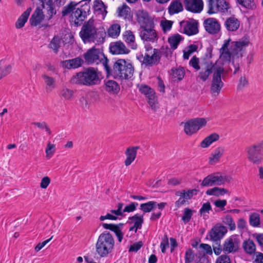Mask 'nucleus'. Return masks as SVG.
Segmentation results:
<instances>
[{"instance_id":"1","label":"nucleus","mask_w":263,"mask_h":263,"mask_svg":"<svg viewBox=\"0 0 263 263\" xmlns=\"http://www.w3.org/2000/svg\"><path fill=\"white\" fill-rule=\"evenodd\" d=\"M212 57L211 51L206 54L205 58L201 64V69L199 72L197 78L202 82L208 80L210 76L213 74L212 81L210 87L211 92L215 96H217L223 86V83L221 80V74L224 72L222 66L217 64V62L211 60Z\"/></svg>"},{"instance_id":"2","label":"nucleus","mask_w":263,"mask_h":263,"mask_svg":"<svg viewBox=\"0 0 263 263\" xmlns=\"http://www.w3.org/2000/svg\"><path fill=\"white\" fill-rule=\"evenodd\" d=\"M79 35L85 44L93 43L100 45L105 41L106 32L104 28H97L95 20L91 18L84 23Z\"/></svg>"},{"instance_id":"3","label":"nucleus","mask_w":263,"mask_h":263,"mask_svg":"<svg viewBox=\"0 0 263 263\" xmlns=\"http://www.w3.org/2000/svg\"><path fill=\"white\" fill-rule=\"evenodd\" d=\"M101 79V72L97 68L89 67L73 75L70 79V83L90 87L99 84Z\"/></svg>"},{"instance_id":"4","label":"nucleus","mask_w":263,"mask_h":263,"mask_svg":"<svg viewBox=\"0 0 263 263\" xmlns=\"http://www.w3.org/2000/svg\"><path fill=\"white\" fill-rule=\"evenodd\" d=\"M107 76H112L116 79L128 80L134 74V68L133 65L124 59L116 61L111 69L108 65V70H106Z\"/></svg>"},{"instance_id":"5","label":"nucleus","mask_w":263,"mask_h":263,"mask_svg":"<svg viewBox=\"0 0 263 263\" xmlns=\"http://www.w3.org/2000/svg\"><path fill=\"white\" fill-rule=\"evenodd\" d=\"M114 243L112 235L108 232H104L98 238L96 244V252L101 257H105L111 252Z\"/></svg>"},{"instance_id":"6","label":"nucleus","mask_w":263,"mask_h":263,"mask_svg":"<svg viewBox=\"0 0 263 263\" xmlns=\"http://www.w3.org/2000/svg\"><path fill=\"white\" fill-rule=\"evenodd\" d=\"M145 52L144 54H140L137 55V59L142 65L145 66H153L158 64L160 60L161 52L159 49L153 48L149 45H145Z\"/></svg>"},{"instance_id":"7","label":"nucleus","mask_w":263,"mask_h":263,"mask_svg":"<svg viewBox=\"0 0 263 263\" xmlns=\"http://www.w3.org/2000/svg\"><path fill=\"white\" fill-rule=\"evenodd\" d=\"M84 58L87 64L102 63L105 71L108 70V60L100 49L93 47L84 54Z\"/></svg>"},{"instance_id":"8","label":"nucleus","mask_w":263,"mask_h":263,"mask_svg":"<svg viewBox=\"0 0 263 263\" xmlns=\"http://www.w3.org/2000/svg\"><path fill=\"white\" fill-rule=\"evenodd\" d=\"M207 123V120L203 118H196L189 120L185 123L184 130L185 133L191 136L197 132L200 128L204 127Z\"/></svg>"},{"instance_id":"9","label":"nucleus","mask_w":263,"mask_h":263,"mask_svg":"<svg viewBox=\"0 0 263 263\" xmlns=\"http://www.w3.org/2000/svg\"><path fill=\"white\" fill-rule=\"evenodd\" d=\"M139 91L147 98V102L152 109L155 110L158 108L157 98L154 90L149 86L141 84L138 85Z\"/></svg>"},{"instance_id":"10","label":"nucleus","mask_w":263,"mask_h":263,"mask_svg":"<svg viewBox=\"0 0 263 263\" xmlns=\"http://www.w3.org/2000/svg\"><path fill=\"white\" fill-rule=\"evenodd\" d=\"M248 159L254 163H259L262 159L263 143L259 142L248 147L247 149Z\"/></svg>"},{"instance_id":"11","label":"nucleus","mask_w":263,"mask_h":263,"mask_svg":"<svg viewBox=\"0 0 263 263\" xmlns=\"http://www.w3.org/2000/svg\"><path fill=\"white\" fill-rule=\"evenodd\" d=\"M227 181V177L219 173H213L205 177L200 185L203 186H218L224 184Z\"/></svg>"},{"instance_id":"12","label":"nucleus","mask_w":263,"mask_h":263,"mask_svg":"<svg viewBox=\"0 0 263 263\" xmlns=\"http://www.w3.org/2000/svg\"><path fill=\"white\" fill-rule=\"evenodd\" d=\"M136 20L140 25V29L155 26L154 19L146 11L143 10H139L137 12Z\"/></svg>"},{"instance_id":"13","label":"nucleus","mask_w":263,"mask_h":263,"mask_svg":"<svg viewBox=\"0 0 263 263\" xmlns=\"http://www.w3.org/2000/svg\"><path fill=\"white\" fill-rule=\"evenodd\" d=\"M139 30L140 37L144 41L154 43L158 39L155 26L139 29Z\"/></svg>"},{"instance_id":"14","label":"nucleus","mask_w":263,"mask_h":263,"mask_svg":"<svg viewBox=\"0 0 263 263\" xmlns=\"http://www.w3.org/2000/svg\"><path fill=\"white\" fill-rule=\"evenodd\" d=\"M227 232L226 227L221 224H216L209 233L210 240L214 242H220Z\"/></svg>"},{"instance_id":"15","label":"nucleus","mask_w":263,"mask_h":263,"mask_svg":"<svg viewBox=\"0 0 263 263\" xmlns=\"http://www.w3.org/2000/svg\"><path fill=\"white\" fill-rule=\"evenodd\" d=\"M181 32L187 35H193L198 32V23L196 21H183L180 22Z\"/></svg>"},{"instance_id":"16","label":"nucleus","mask_w":263,"mask_h":263,"mask_svg":"<svg viewBox=\"0 0 263 263\" xmlns=\"http://www.w3.org/2000/svg\"><path fill=\"white\" fill-rule=\"evenodd\" d=\"M203 26L207 32L211 34H216L221 29L220 23L215 18H208L203 22Z\"/></svg>"},{"instance_id":"17","label":"nucleus","mask_w":263,"mask_h":263,"mask_svg":"<svg viewBox=\"0 0 263 263\" xmlns=\"http://www.w3.org/2000/svg\"><path fill=\"white\" fill-rule=\"evenodd\" d=\"M248 45V42L243 40L231 42L229 45L233 56H236L237 58L241 57L242 56V52Z\"/></svg>"},{"instance_id":"18","label":"nucleus","mask_w":263,"mask_h":263,"mask_svg":"<svg viewBox=\"0 0 263 263\" xmlns=\"http://www.w3.org/2000/svg\"><path fill=\"white\" fill-rule=\"evenodd\" d=\"M185 9L189 11L199 13L203 9L202 0H185Z\"/></svg>"},{"instance_id":"19","label":"nucleus","mask_w":263,"mask_h":263,"mask_svg":"<svg viewBox=\"0 0 263 263\" xmlns=\"http://www.w3.org/2000/svg\"><path fill=\"white\" fill-rule=\"evenodd\" d=\"M238 249V239L232 236L227 239L223 246V251L228 253L236 252Z\"/></svg>"},{"instance_id":"20","label":"nucleus","mask_w":263,"mask_h":263,"mask_svg":"<svg viewBox=\"0 0 263 263\" xmlns=\"http://www.w3.org/2000/svg\"><path fill=\"white\" fill-rule=\"evenodd\" d=\"M109 50L113 54H127L129 52V50L121 41L111 43L110 44Z\"/></svg>"},{"instance_id":"21","label":"nucleus","mask_w":263,"mask_h":263,"mask_svg":"<svg viewBox=\"0 0 263 263\" xmlns=\"http://www.w3.org/2000/svg\"><path fill=\"white\" fill-rule=\"evenodd\" d=\"M86 17V12L78 8L71 14V21L73 22L76 26L81 25Z\"/></svg>"},{"instance_id":"22","label":"nucleus","mask_w":263,"mask_h":263,"mask_svg":"<svg viewBox=\"0 0 263 263\" xmlns=\"http://www.w3.org/2000/svg\"><path fill=\"white\" fill-rule=\"evenodd\" d=\"M61 63L62 66L65 68L68 69H76L82 66L83 63V60L81 58L77 57L74 59L63 61Z\"/></svg>"},{"instance_id":"23","label":"nucleus","mask_w":263,"mask_h":263,"mask_svg":"<svg viewBox=\"0 0 263 263\" xmlns=\"http://www.w3.org/2000/svg\"><path fill=\"white\" fill-rule=\"evenodd\" d=\"M224 27L229 31H235L240 27V21L235 16H232L226 19Z\"/></svg>"},{"instance_id":"24","label":"nucleus","mask_w":263,"mask_h":263,"mask_svg":"<svg viewBox=\"0 0 263 263\" xmlns=\"http://www.w3.org/2000/svg\"><path fill=\"white\" fill-rule=\"evenodd\" d=\"M230 39L225 40L221 48L220 49V58L224 61L230 62L233 55L228 46L230 45Z\"/></svg>"},{"instance_id":"25","label":"nucleus","mask_w":263,"mask_h":263,"mask_svg":"<svg viewBox=\"0 0 263 263\" xmlns=\"http://www.w3.org/2000/svg\"><path fill=\"white\" fill-rule=\"evenodd\" d=\"M138 149H139V146L129 147L126 149L125 153L126 158L124 162L126 166H129L135 160Z\"/></svg>"},{"instance_id":"26","label":"nucleus","mask_w":263,"mask_h":263,"mask_svg":"<svg viewBox=\"0 0 263 263\" xmlns=\"http://www.w3.org/2000/svg\"><path fill=\"white\" fill-rule=\"evenodd\" d=\"M44 18L42 9L37 8L31 15L29 22L31 26H36L39 25Z\"/></svg>"},{"instance_id":"27","label":"nucleus","mask_w":263,"mask_h":263,"mask_svg":"<svg viewBox=\"0 0 263 263\" xmlns=\"http://www.w3.org/2000/svg\"><path fill=\"white\" fill-rule=\"evenodd\" d=\"M224 152V148L222 146L217 147L211 153V156L209 158V163L211 164H214L219 161V159L223 155Z\"/></svg>"},{"instance_id":"28","label":"nucleus","mask_w":263,"mask_h":263,"mask_svg":"<svg viewBox=\"0 0 263 263\" xmlns=\"http://www.w3.org/2000/svg\"><path fill=\"white\" fill-rule=\"evenodd\" d=\"M42 3V8L47 10V14L49 16L48 20H50L53 15L56 14V11L51 0H39Z\"/></svg>"},{"instance_id":"29","label":"nucleus","mask_w":263,"mask_h":263,"mask_svg":"<svg viewBox=\"0 0 263 263\" xmlns=\"http://www.w3.org/2000/svg\"><path fill=\"white\" fill-rule=\"evenodd\" d=\"M105 89L112 94H117L120 89L118 83L114 80H107L105 82Z\"/></svg>"},{"instance_id":"30","label":"nucleus","mask_w":263,"mask_h":263,"mask_svg":"<svg viewBox=\"0 0 263 263\" xmlns=\"http://www.w3.org/2000/svg\"><path fill=\"white\" fill-rule=\"evenodd\" d=\"M143 222V216L136 214L134 216L129 217L127 223L129 224L134 223V226L136 227L135 233H136L137 230L141 229Z\"/></svg>"},{"instance_id":"31","label":"nucleus","mask_w":263,"mask_h":263,"mask_svg":"<svg viewBox=\"0 0 263 263\" xmlns=\"http://www.w3.org/2000/svg\"><path fill=\"white\" fill-rule=\"evenodd\" d=\"M123 39L125 42L130 46L132 49H135L137 48V45L135 42V37L132 31L127 30L124 32Z\"/></svg>"},{"instance_id":"32","label":"nucleus","mask_w":263,"mask_h":263,"mask_svg":"<svg viewBox=\"0 0 263 263\" xmlns=\"http://www.w3.org/2000/svg\"><path fill=\"white\" fill-rule=\"evenodd\" d=\"M219 139V136L216 133H213L205 138L200 143L201 147L206 148L214 142L217 141Z\"/></svg>"},{"instance_id":"33","label":"nucleus","mask_w":263,"mask_h":263,"mask_svg":"<svg viewBox=\"0 0 263 263\" xmlns=\"http://www.w3.org/2000/svg\"><path fill=\"white\" fill-rule=\"evenodd\" d=\"M31 9L28 8L20 16L15 23V27L17 29L23 27L25 24L27 22L28 17L31 12Z\"/></svg>"},{"instance_id":"34","label":"nucleus","mask_w":263,"mask_h":263,"mask_svg":"<svg viewBox=\"0 0 263 263\" xmlns=\"http://www.w3.org/2000/svg\"><path fill=\"white\" fill-rule=\"evenodd\" d=\"M168 12L171 15L178 13L183 10V6L178 0L172 2L168 8Z\"/></svg>"},{"instance_id":"35","label":"nucleus","mask_w":263,"mask_h":263,"mask_svg":"<svg viewBox=\"0 0 263 263\" xmlns=\"http://www.w3.org/2000/svg\"><path fill=\"white\" fill-rule=\"evenodd\" d=\"M242 247L245 252L248 254L252 255L255 252L256 246L253 241L250 239L244 241Z\"/></svg>"},{"instance_id":"36","label":"nucleus","mask_w":263,"mask_h":263,"mask_svg":"<svg viewBox=\"0 0 263 263\" xmlns=\"http://www.w3.org/2000/svg\"><path fill=\"white\" fill-rule=\"evenodd\" d=\"M229 192L228 190L224 189L215 186L210 189L206 191V194L209 196H215L217 197L224 195Z\"/></svg>"},{"instance_id":"37","label":"nucleus","mask_w":263,"mask_h":263,"mask_svg":"<svg viewBox=\"0 0 263 263\" xmlns=\"http://www.w3.org/2000/svg\"><path fill=\"white\" fill-rule=\"evenodd\" d=\"M219 12L222 15L230 14L231 13L230 4L225 0H218Z\"/></svg>"},{"instance_id":"38","label":"nucleus","mask_w":263,"mask_h":263,"mask_svg":"<svg viewBox=\"0 0 263 263\" xmlns=\"http://www.w3.org/2000/svg\"><path fill=\"white\" fill-rule=\"evenodd\" d=\"M171 70L174 81H179L184 78L185 73L182 67L173 68Z\"/></svg>"},{"instance_id":"39","label":"nucleus","mask_w":263,"mask_h":263,"mask_svg":"<svg viewBox=\"0 0 263 263\" xmlns=\"http://www.w3.org/2000/svg\"><path fill=\"white\" fill-rule=\"evenodd\" d=\"M183 40L182 36L179 34H175L171 36L168 39V42L170 45L172 49L173 50L176 49L179 43Z\"/></svg>"},{"instance_id":"40","label":"nucleus","mask_w":263,"mask_h":263,"mask_svg":"<svg viewBox=\"0 0 263 263\" xmlns=\"http://www.w3.org/2000/svg\"><path fill=\"white\" fill-rule=\"evenodd\" d=\"M42 79L44 80L46 84V89L47 90H52L55 87V80L53 78L49 76L44 74L42 76Z\"/></svg>"},{"instance_id":"41","label":"nucleus","mask_w":263,"mask_h":263,"mask_svg":"<svg viewBox=\"0 0 263 263\" xmlns=\"http://www.w3.org/2000/svg\"><path fill=\"white\" fill-rule=\"evenodd\" d=\"M208 13L213 14L219 12L218 0H208Z\"/></svg>"},{"instance_id":"42","label":"nucleus","mask_w":263,"mask_h":263,"mask_svg":"<svg viewBox=\"0 0 263 263\" xmlns=\"http://www.w3.org/2000/svg\"><path fill=\"white\" fill-rule=\"evenodd\" d=\"M61 43V39L59 36H54L49 44V47L52 49L54 52L57 53Z\"/></svg>"},{"instance_id":"43","label":"nucleus","mask_w":263,"mask_h":263,"mask_svg":"<svg viewBox=\"0 0 263 263\" xmlns=\"http://www.w3.org/2000/svg\"><path fill=\"white\" fill-rule=\"evenodd\" d=\"M120 30L121 27L120 25L118 24H113L108 29V35L112 37H117L119 35Z\"/></svg>"},{"instance_id":"44","label":"nucleus","mask_w":263,"mask_h":263,"mask_svg":"<svg viewBox=\"0 0 263 263\" xmlns=\"http://www.w3.org/2000/svg\"><path fill=\"white\" fill-rule=\"evenodd\" d=\"M157 205V202L154 201H150L146 203L140 204V209L144 213H148L154 209Z\"/></svg>"},{"instance_id":"45","label":"nucleus","mask_w":263,"mask_h":263,"mask_svg":"<svg viewBox=\"0 0 263 263\" xmlns=\"http://www.w3.org/2000/svg\"><path fill=\"white\" fill-rule=\"evenodd\" d=\"M130 8L126 4H124L121 7L118 8L117 12L118 16L126 18L129 16Z\"/></svg>"},{"instance_id":"46","label":"nucleus","mask_w":263,"mask_h":263,"mask_svg":"<svg viewBox=\"0 0 263 263\" xmlns=\"http://www.w3.org/2000/svg\"><path fill=\"white\" fill-rule=\"evenodd\" d=\"M210 50H211L212 51V50L211 49H208V51H207V52L205 54L204 56L201 59L202 62H201V64L203 63V59L204 58H205L206 54L208 53L209 52ZM189 64L196 70H200V71L201 70V67L200 68V67L199 66V59L198 58H197L196 56H194L191 59V60L190 61Z\"/></svg>"},{"instance_id":"47","label":"nucleus","mask_w":263,"mask_h":263,"mask_svg":"<svg viewBox=\"0 0 263 263\" xmlns=\"http://www.w3.org/2000/svg\"><path fill=\"white\" fill-rule=\"evenodd\" d=\"M198 46L195 44L189 45L185 50L183 51V58L184 60H188L190 55L197 51Z\"/></svg>"},{"instance_id":"48","label":"nucleus","mask_w":263,"mask_h":263,"mask_svg":"<svg viewBox=\"0 0 263 263\" xmlns=\"http://www.w3.org/2000/svg\"><path fill=\"white\" fill-rule=\"evenodd\" d=\"M249 222L251 226L257 227L260 224L259 215L256 213H253L250 215Z\"/></svg>"},{"instance_id":"49","label":"nucleus","mask_w":263,"mask_h":263,"mask_svg":"<svg viewBox=\"0 0 263 263\" xmlns=\"http://www.w3.org/2000/svg\"><path fill=\"white\" fill-rule=\"evenodd\" d=\"M180 193L184 198L186 200L191 199L194 195H196L198 193V190L196 189L189 190L186 191L185 190L179 191Z\"/></svg>"},{"instance_id":"50","label":"nucleus","mask_w":263,"mask_h":263,"mask_svg":"<svg viewBox=\"0 0 263 263\" xmlns=\"http://www.w3.org/2000/svg\"><path fill=\"white\" fill-rule=\"evenodd\" d=\"M238 3L242 6L248 9H254L256 5L254 0H237Z\"/></svg>"},{"instance_id":"51","label":"nucleus","mask_w":263,"mask_h":263,"mask_svg":"<svg viewBox=\"0 0 263 263\" xmlns=\"http://www.w3.org/2000/svg\"><path fill=\"white\" fill-rule=\"evenodd\" d=\"M60 95L65 100H70L73 96V91L68 88H63L61 90Z\"/></svg>"},{"instance_id":"52","label":"nucleus","mask_w":263,"mask_h":263,"mask_svg":"<svg viewBox=\"0 0 263 263\" xmlns=\"http://www.w3.org/2000/svg\"><path fill=\"white\" fill-rule=\"evenodd\" d=\"M78 3H75L73 2H70L68 5L65 6L63 8L62 11V15L66 16L74 10L76 6L78 5Z\"/></svg>"},{"instance_id":"53","label":"nucleus","mask_w":263,"mask_h":263,"mask_svg":"<svg viewBox=\"0 0 263 263\" xmlns=\"http://www.w3.org/2000/svg\"><path fill=\"white\" fill-rule=\"evenodd\" d=\"M223 222L229 226L230 230H234L236 228V225L232 217L230 215H227L223 220Z\"/></svg>"},{"instance_id":"54","label":"nucleus","mask_w":263,"mask_h":263,"mask_svg":"<svg viewBox=\"0 0 263 263\" xmlns=\"http://www.w3.org/2000/svg\"><path fill=\"white\" fill-rule=\"evenodd\" d=\"M193 212L194 211L189 208H185L182 217V220L185 223L189 222L191 219Z\"/></svg>"},{"instance_id":"55","label":"nucleus","mask_w":263,"mask_h":263,"mask_svg":"<svg viewBox=\"0 0 263 263\" xmlns=\"http://www.w3.org/2000/svg\"><path fill=\"white\" fill-rule=\"evenodd\" d=\"M93 7L96 11H101L104 9L105 14L107 13L106 7L101 0H95L93 2Z\"/></svg>"},{"instance_id":"56","label":"nucleus","mask_w":263,"mask_h":263,"mask_svg":"<svg viewBox=\"0 0 263 263\" xmlns=\"http://www.w3.org/2000/svg\"><path fill=\"white\" fill-rule=\"evenodd\" d=\"M199 252L200 253H204V255L212 254V249L210 245L205 243H201L199 247Z\"/></svg>"},{"instance_id":"57","label":"nucleus","mask_w":263,"mask_h":263,"mask_svg":"<svg viewBox=\"0 0 263 263\" xmlns=\"http://www.w3.org/2000/svg\"><path fill=\"white\" fill-rule=\"evenodd\" d=\"M194 251L191 249H187L185 254V263H191L194 260Z\"/></svg>"},{"instance_id":"58","label":"nucleus","mask_w":263,"mask_h":263,"mask_svg":"<svg viewBox=\"0 0 263 263\" xmlns=\"http://www.w3.org/2000/svg\"><path fill=\"white\" fill-rule=\"evenodd\" d=\"M12 67L10 65H8L4 67H0V80L9 74L11 71Z\"/></svg>"},{"instance_id":"59","label":"nucleus","mask_w":263,"mask_h":263,"mask_svg":"<svg viewBox=\"0 0 263 263\" xmlns=\"http://www.w3.org/2000/svg\"><path fill=\"white\" fill-rule=\"evenodd\" d=\"M169 246L168 239L166 235H165L162 238V241L160 243V248L161 252L164 253L166 251V249Z\"/></svg>"},{"instance_id":"60","label":"nucleus","mask_w":263,"mask_h":263,"mask_svg":"<svg viewBox=\"0 0 263 263\" xmlns=\"http://www.w3.org/2000/svg\"><path fill=\"white\" fill-rule=\"evenodd\" d=\"M175 195L176 196H180V198H179V199L178 200H177L175 203V206L177 209V208H179V207H180L181 206L184 205L187 201L184 198L183 196H182V195H181V194L180 193V192H177L176 193Z\"/></svg>"},{"instance_id":"61","label":"nucleus","mask_w":263,"mask_h":263,"mask_svg":"<svg viewBox=\"0 0 263 263\" xmlns=\"http://www.w3.org/2000/svg\"><path fill=\"white\" fill-rule=\"evenodd\" d=\"M173 22L171 21L165 20L161 21V26L164 32L169 31L172 27Z\"/></svg>"},{"instance_id":"62","label":"nucleus","mask_w":263,"mask_h":263,"mask_svg":"<svg viewBox=\"0 0 263 263\" xmlns=\"http://www.w3.org/2000/svg\"><path fill=\"white\" fill-rule=\"evenodd\" d=\"M212 210V207L210 202H207L204 203L201 209H200L199 212L201 215H203L204 213H209V211Z\"/></svg>"},{"instance_id":"63","label":"nucleus","mask_w":263,"mask_h":263,"mask_svg":"<svg viewBox=\"0 0 263 263\" xmlns=\"http://www.w3.org/2000/svg\"><path fill=\"white\" fill-rule=\"evenodd\" d=\"M138 205V203L137 202H132L130 204L125 206L123 210V213L128 212L130 213L136 210L137 206Z\"/></svg>"},{"instance_id":"64","label":"nucleus","mask_w":263,"mask_h":263,"mask_svg":"<svg viewBox=\"0 0 263 263\" xmlns=\"http://www.w3.org/2000/svg\"><path fill=\"white\" fill-rule=\"evenodd\" d=\"M216 263H231V261L228 256L222 255L217 258Z\"/></svg>"}]
</instances>
